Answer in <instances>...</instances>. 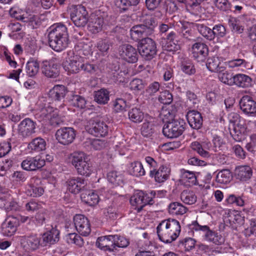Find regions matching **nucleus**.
<instances>
[{
  "instance_id": "1",
  "label": "nucleus",
  "mask_w": 256,
  "mask_h": 256,
  "mask_svg": "<svg viewBox=\"0 0 256 256\" xmlns=\"http://www.w3.org/2000/svg\"><path fill=\"white\" fill-rule=\"evenodd\" d=\"M48 38L49 46L52 50L57 52L64 50L69 42L67 28L60 23L53 24L49 28Z\"/></svg>"
},
{
  "instance_id": "2",
  "label": "nucleus",
  "mask_w": 256,
  "mask_h": 256,
  "mask_svg": "<svg viewBox=\"0 0 256 256\" xmlns=\"http://www.w3.org/2000/svg\"><path fill=\"white\" fill-rule=\"evenodd\" d=\"M181 228L178 221L168 219L162 221L156 228L160 240L165 243H170L179 236Z\"/></svg>"
},
{
  "instance_id": "3",
  "label": "nucleus",
  "mask_w": 256,
  "mask_h": 256,
  "mask_svg": "<svg viewBox=\"0 0 256 256\" xmlns=\"http://www.w3.org/2000/svg\"><path fill=\"white\" fill-rule=\"evenodd\" d=\"M212 142L213 144L212 147L210 142L208 141H204L202 143L194 142L191 144L190 146L192 150L196 152L201 156L209 158L210 154L208 150L212 149L214 152H218L222 150L224 144L223 139L216 134L213 136Z\"/></svg>"
},
{
  "instance_id": "4",
  "label": "nucleus",
  "mask_w": 256,
  "mask_h": 256,
  "mask_svg": "<svg viewBox=\"0 0 256 256\" xmlns=\"http://www.w3.org/2000/svg\"><path fill=\"white\" fill-rule=\"evenodd\" d=\"M191 228L194 230L196 234L202 235L203 240L220 246L224 242V238L216 231L210 230L208 226H201L196 221L192 222Z\"/></svg>"
},
{
  "instance_id": "5",
  "label": "nucleus",
  "mask_w": 256,
  "mask_h": 256,
  "mask_svg": "<svg viewBox=\"0 0 256 256\" xmlns=\"http://www.w3.org/2000/svg\"><path fill=\"white\" fill-rule=\"evenodd\" d=\"M71 163L80 175L89 176L92 168L86 154L82 152H74L70 157Z\"/></svg>"
},
{
  "instance_id": "6",
  "label": "nucleus",
  "mask_w": 256,
  "mask_h": 256,
  "mask_svg": "<svg viewBox=\"0 0 256 256\" xmlns=\"http://www.w3.org/2000/svg\"><path fill=\"white\" fill-rule=\"evenodd\" d=\"M116 22L114 16H108L106 12H98L91 16L88 28L92 33L96 34L102 30L104 23L107 24H114Z\"/></svg>"
},
{
  "instance_id": "7",
  "label": "nucleus",
  "mask_w": 256,
  "mask_h": 256,
  "mask_svg": "<svg viewBox=\"0 0 256 256\" xmlns=\"http://www.w3.org/2000/svg\"><path fill=\"white\" fill-rule=\"evenodd\" d=\"M185 124L182 119H174L164 125L162 132L168 138H177L184 132Z\"/></svg>"
},
{
  "instance_id": "8",
  "label": "nucleus",
  "mask_w": 256,
  "mask_h": 256,
  "mask_svg": "<svg viewBox=\"0 0 256 256\" xmlns=\"http://www.w3.org/2000/svg\"><path fill=\"white\" fill-rule=\"evenodd\" d=\"M139 53L146 60H150L156 54L155 42L149 38H142L138 43Z\"/></svg>"
},
{
  "instance_id": "9",
  "label": "nucleus",
  "mask_w": 256,
  "mask_h": 256,
  "mask_svg": "<svg viewBox=\"0 0 256 256\" xmlns=\"http://www.w3.org/2000/svg\"><path fill=\"white\" fill-rule=\"evenodd\" d=\"M130 203L132 206H136L135 209L138 212H140L145 206L152 205L154 203V201L149 194L138 190L131 196Z\"/></svg>"
},
{
  "instance_id": "10",
  "label": "nucleus",
  "mask_w": 256,
  "mask_h": 256,
  "mask_svg": "<svg viewBox=\"0 0 256 256\" xmlns=\"http://www.w3.org/2000/svg\"><path fill=\"white\" fill-rule=\"evenodd\" d=\"M86 130L98 137L106 136L108 133V126L106 124L98 118L90 120L86 125Z\"/></svg>"
},
{
  "instance_id": "11",
  "label": "nucleus",
  "mask_w": 256,
  "mask_h": 256,
  "mask_svg": "<svg viewBox=\"0 0 256 256\" xmlns=\"http://www.w3.org/2000/svg\"><path fill=\"white\" fill-rule=\"evenodd\" d=\"M84 58L79 54H73L67 58L64 63V68L70 74L79 73L82 69Z\"/></svg>"
},
{
  "instance_id": "12",
  "label": "nucleus",
  "mask_w": 256,
  "mask_h": 256,
  "mask_svg": "<svg viewBox=\"0 0 256 256\" xmlns=\"http://www.w3.org/2000/svg\"><path fill=\"white\" fill-rule=\"evenodd\" d=\"M70 18L74 24L78 27L85 26L88 20V14L86 8L81 4L73 8Z\"/></svg>"
},
{
  "instance_id": "13",
  "label": "nucleus",
  "mask_w": 256,
  "mask_h": 256,
  "mask_svg": "<svg viewBox=\"0 0 256 256\" xmlns=\"http://www.w3.org/2000/svg\"><path fill=\"white\" fill-rule=\"evenodd\" d=\"M55 136L56 140L60 144L68 146L75 140L76 131L71 127H64L58 130Z\"/></svg>"
},
{
  "instance_id": "14",
  "label": "nucleus",
  "mask_w": 256,
  "mask_h": 256,
  "mask_svg": "<svg viewBox=\"0 0 256 256\" xmlns=\"http://www.w3.org/2000/svg\"><path fill=\"white\" fill-rule=\"evenodd\" d=\"M74 226L78 232L84 236H88L91 232V226L88 219L83 214H76L74 217Z\"/></svg>"
},
{
  "instance_id": "15",
  "label": "nucleus",
  "mask_w": 256,
  "mask_h": 256,
  "mask_svg": "<svg viewBox=\"0 0 256 256\" xmlns=\"http://www.w3.org/2000/svg\"><path fill=\"white\" fill-rule=\"evenodd\" d=\"M41 238L38 234H31L20 238V244L22 247L28 252H33L41 246Z\"/></svg>"
},
{
  "instance_id": "16",
  "label": "nucleus",
  "mask_w": 256,
  "mask_h": 256,
  "mask_svg": "<svg viewBox=\"0 0 256 256\" xmlns=\"http://www.w3.org/2000/svg\"><path fill=\"white\" fill-rule=\"evenodd\" d=\"M45 164V160L41 156H37L34 157H27L22 162L21 166L24 170L34 171L41 168Z\"/></svg>"
},
{
  "instance_id": "17",
  "label": "nucleus",
  "mask_w": 256,
  "mask_h": 256,
  "mask_svg": "<svg viewBox=\"0 0 256 256\" xmlns=\"http://www.w3.org/2000/svg\"><path fill=\"white\" fill-rule=\"evenodd\" d=\"M119 54L121 58L130 63L138 61V54L136 48L130 44H123L119 48Z\"/></svg>"
},
{
  "instance_id": "18",
  "label": "nucleus",
  "mask_w": 256,
  "mask_h": 256,
  "mask_svg": "<svg viewBox=\"0 0 256 256\" xmlns=\"http://www.w3.org/2000/svg\"><path fill=\"white\" fill-rule=\"evenodd\" d=\"M66 183L67 190L74 194H77L84 190L87 184L86 180L79 176L70 178Z\"/></svg>"
},
{
  "instance_id": "19",
  "label": "nucleus",
  "mask_w": 256,
  "mask_h": 256,
  "mask_svg": "<svg viewBox=\"0 0 256 256\" xmlns=\"http://www.w3.org/2000/svg\"><path fill=\"white\" fill-rule=\"evenodd\" d=\"M36 124L29 118L23 120L18 124V134L24 138H28L35 133Z\"/></svg>"
},
{
  "instance_id": "20",
  "label": "nucleus",
  "mask_w": 256,
  "mask_h": 256,
  "mask_svg": "<svg viewBox=\"0 0 256 256\" xmlns=\"http://www.w3.org/2000/svg\"><path fill=\"white\" fill-rule=\"evenodd\" d=\"M192 56L198 62H204L208 54V46L202 42H196L192 48Z\"/></svg>"
},
{
  "instance_id": "21",
  "label": "nucleus",
  "mask_w": 256,
  "mask_h": 256,
  "mask_svg": "<svg viewBox=\"0 0 256 256\" xmlns=\"http://www.w3.org/2000/svg\"><path fill=\"white\" fill-rule=\"evenodd\" d=\"M40 240L41 246H50L58 242L60 240V231L56 228H52L51 230L44 232Z\"/></svg>"
},
{
  "instance_id": "22",
  "label": "nucleus",
  "mask_w": 256,
  "mask_h": 256,
  "mask_svg": "<svg viewBox=\"0 0 256 256\" xmlns=\"http://www.w3.org/2000/svg\"><path fill=\"white\" fill-rule=\"evenodd\" d=\"M240 105L242 110L246 114L254 116L256 114V102L249 96L241 98Z\"/></svg>"
},
{
  "instance_id": "23",
  "label": "nucleus",
  "mask_w": 256,
  "mask_h": 256,
  "mask_svg": "<svg viewBox=\"0 0 256 256\" xmlns=\"http://www.w3.org/2000/svg\"><path fill=\"white\" fill-rule=\"evenodd\" d=\"M19 224V219L15 217L10 218L2 224V232L5 236H10L15 233Z\"/></svg>"
},
{
  "instance_id": "24",
  "label": "nucleus",
  "mask_w": 256,
  "mask_h": 256,
  "mask_svg": "<svg viewBox=\"0 0 256 256\" xmlns=\"http://www.w3.org/2000/svg\"><path fill=\"white\" fill-rule=\"evenodd\" d=\"M130 32L132 38L135 41H138L144 36L151 34L152 29L142 24L136 25L131 28Z\"/></svg>"
},
{
  "instance_id": "25",
  "label": "nucleus",
  "mask_w": 256,
  "mask_h": 256,
  "mask_svg": "<svg viewBox=\"0 0 256 256\" xmlns=\"http://www.w3.org/2000/svg\"><path fill=\"white\" fill-rule=\"evenodd\" d=\"M42 70L43 74L48 78H54L60 75L58 65L52 62H43Z\"/></svg>"
},
{
  "instance_id": "26",
  "label": "nucleus",
  "mask_w": 256,
  "mask_h": 256,
  "mask_svg": "<svg viewBox=\"0 0 256 256\" xmlns=\"http://www.w3.org/2000/svg\"><path fill=\"white\" fill-rule=\"evenodd\" d=\"M96 245L104 250L112 251L114 246V236L109 235L101 236L98 238Z\"/></svg>"
},
{
  "instance_id": "27",
  "label": "nucleus",
  "mask_w": 256,
  "mask_h": 256,
  "mask_svg": "<svg viewBox=\"0 0 256 256\" xmlns=\"http://www.w3.org/2000/svg\"><path fill=\"white\" fill-rule=\"evenodd\" d=\"M178 36L175 32L172 31L168 34L166 38V42L164 46L165 50L175 52L180 49L178 44Z\"/></svg>"
},
{
  "instance_id": "28",
  "label": "nucleus",
  "mask_w": 256,
  "mask_h": 256,
  "mask_svg": "<svg viewBox=\"0 0 256 256\" xmlns=\"http://www.w3.org/2000/svg\"><path fill=\"white\" fill-rule=\"evenodd\" d=\"M206 66L208 70L212 72L221 73L226 70L224 63L217 56L208 58Z\"/></svg>"
},
{
  "instance_id": "29",
  "label": "nucleus",
  "mask_w": 256,
  "mask_h": 256,
  "mask_svg": "<svg viewBox=\"0 0 256 256\" xmlns=\"http://www.w3.org/2000/svg\"><path fill=\"white\" fill-rule=\"evenodd\" d=\"M168 172L169 170L166 166L161 165L158 168L150 170V176L154 178L156 182L160 183L168 178Z\"/></svg>"
},
{
  "instance_id": "30",
  "label": "nucleus",
  "mask_w": 256,
  "mask_h": 256,
  "mask_svg": "<svg viewBox=\"0 0 256 256\" xmlns=\"http://www.w3.org/2000/svg\"><path fill=\"white\" fill-rule=\"evenodd\" d=\"M190 126L194 129L198 130L202 127V118L201 114L196 110H190L186 114Z\"/></svg>"
},
{
  "instance_id": "31",
  "label": "nucleus",
  "mask_w": 256,
  "mask_h": 256,
  "mask_svg": "<svg viewBox=\"0 0 256 256\" xmlns=\"http://www.w3.org/2000/svg\"><path fill=\"white\" fill-rule=\"evenodd\" d=\"M233 84L238 87L246 88L252 86V79L249 76L238 74L233 76Z\"/></svg>"
},
{
  "instance_id": "32",
  "label": "nucleus",
  "mask_w": 256,
  "mask_h": 256,
  "mask_svg": "<svg viewBox=\"0 0 256 256\" xmlns=\"http://www.w3.org/2000/svg\"><path fill=\"white\" fill-rule=\"evenodd\" d=\"M235 174L237 179L246 181L252 176V170L248 166H240L236 168Z\"/></svg>"
},
{
  "instance_id": "33",
  "label": "nucleus",
  "mask_w": 256,
  "mask_h": 256,
  "mask_svg": "<svg viewBox=\"0 0 256 256\" xmlns=\"http://www.w3.org/2000/svg\"><path fill=\"white\" fill-rule=\"evenodd\" d=\"M66 92V88L64 86L58 84L50 90L48 95L53 100L60 101L64 99Z\"/></svg>"
},
{
  "instance_id": "34",
  "label": "nucleus",
  "mask_w": 256,
  "mask_h": 256,
  "mask_svg": "<svg viewBox=\"0 0 256 256\" xmlns=\"http://www.w3.org/2000/svg\"><path fill=\"white\" fill-rule=\"evenodd\" d=\"M28 148L31 152H39L46 150V142L41 138L33 139L28 144Z\"/></svg>"
},
{
  "instance_id": "35",
  "label": "nucleus",
  "mask_w": 256,
  "mask_h": 256,
  "mask_svg": "<svg viewBox=\"0 0 256 256\" xmlns=\"http://www.w3.org/2000/svg\"><path fill=\"white\" fill-rule=\"evenodd\" d=\"M182 180L188 186H192L198 184L196 173L194 172L182 169L181 170Z\"/></svg>"
},
{
  "instance_id": "36",
  "label": "nucleus",
  "mask_w": 256,
  "mask_h": 256,
  "mask_svg": "<svg viewBox=\"0 0 256 256\" xmlns=\"http://www.w3.org/2000/svg\"><path fill=\"white\" fill-rule=\"evenodd\" d=\"M40 180L36 178L31 179L28 188L27 190L26 193L28 196L32 197H39L42 196L44 193V189L42 187L34 186V183H38Z\"/></svg>"
},
{
  "instance_id": "37",
  "label": "nucleus",
  "mask_w": 256,
  "mask_h": 256,
  "mask_svg": "<svg viewBox=\"0 0 256 256\" xmlns=\"http://www.w3.org/2000/svg\"><path fill=\"white\" fill-rule=\"evenodd\" d=\"M55 108L50 106L49 104H45L38 112L36 114V118L40 122H47L50 118L52 114V112H54Z\"/></svg>"
},
{
  "instance_id": "38",
  "label": "nucleus",
  "mask_w": 256,
  "mask_h": 256,
  "mask_svg": "<svg viewBox=\"0 0 256 256\" xmlns=\"http://www.w3.org/2000/svg\"><path fill=\"white\" fill-rule=\"evenodd\" d=\"M188 210L186 207L178 202H172L168 207L169 214L173 216L183 215L187 212Z\"/></svg>"
},
{
  "instance_id": "39",
  "label": "nucleus",
  "mask_w": 256,
  "mask_h": 256,
  "mask_svg": "<svg viewBox=\"0 0 256 256\" xmlns=\"http://www.w3.org/2000/svg\"><path fill=\"white\" fill-rule=\"evenodd\" d=\"M92 44L90 42L80 41L77 43L75 49L79 52V54L88 56L92 53Z\"/></svg>"
},
{
  "instance_id": "40",
  "label": "nucleus",
  "mask_w": 256,
  "mask_h": 256,
  "mask_svg": "<svg viewBox=\"0 0 256 256\" xmlns=\"http://www.w3.org/2000/svg\"><path fill=\"white\" fill-rule=\"evenodd\" d=\"M130 174L136 176H140L145 175L146 171L142 162L139 161L132 162L128 167Z\"/></svg>"
},
{
  "instance_id": "41",
  "label": "nucleus",
  "mask_w": 256,
  "mask_h": 256,
  "mask_svg": "<svg viewBox=\"0 0 256 256\" xmlns=\"http://www.w3.org/2000/svg\"><path fill=\"white\" fill-rule=\"evenodd\" d=\"M81 198L84 202L90 206H94L99 202L98 194L92 190L82 194Z\"/></svg>"
},
{
  "instance_id": "42",
  "label": "nucleus",
  "mask_w": 256,
  "mask_h": 256,
  "mask_svg": "<svg viewBox=\"0 0 256 256\" xmlns=\"http://www.w3.org/2000/svg\"><path fill=\"white\" fill-rule=\"evenodd\" d=\"M246 128L242 125H236L230 130V134L233 139L236 142H241L245 138Z\"/></svg>"
},
{
  "instance_id": "43",
  "label": "nucleus",
  "mask_w": 256,
  "mask_h": 256,
  "mask_svg": "<svg viewBox=\"0 0 256 256\" xmlns=\"http://www.w3.org/2000/svg\"><path fill=\"white\" fill-rule=\"evenodd\" d=\"M128 116L132 122L140 123L144 118V113L140 108H134L129 110Z\"/></svg>"
},
{
  "instance_id": "44",
  "label": "nucleus",
  "mask_w": 256,
  "mask_h": 256,
  "mask_svg": "<svg viewBox=\"0 0 256 256\" xmlns=\"http://www.w3.org/2000/svg\"><path fill=\"white\" fill-rule=\"evenodd\" d=\"M232 179V174L229 170L224 169L220 171L216 177V182L220 184H227Z\"/></svg>"
},
{
  "instance_id": "45",
  "label": "nucleus",
  "mask_w": 256,
  "mask_h": 256,
  "mask_svg": "<svg viewBox=\"0 0 256 256\" xmlns=\"http://www.w3.org/2000/svg\"><path fill=\"white\" fill-rule=\"evenodd\" d=\"M110 100L109 92L104 88L96 92L94 100L99 104H105Z\"/></svg>"
},
{
  "instance_id": "46",
  "label": "nucleus",
  "mask_w": 256,
  "mask_h": 256,
  "mask_svg": "<svg viewBox=\"0 0 256 256\" xmlns=\"http://www.w3.org/2000/svg\"><path fill=\"white\" fill-rule=\"evenodd\" d=\"M108 180L115 186H121L123 182V176L116 171L110 172L107 174Z\"/></svg>"
},
{
  "instance_id": "47",
  "label": "nucleus",
  "mask_w": 256,
  "mask_h": 256,
  "mask_svg": "<svg viewBox=\"0 0 256 256\" xmlns=\"http://www.w3.org/2000/svg\"><path fill=\"white\" fill-rule=\"evenodd\" d=\"M181 200L186 204H192L197 200V196L193 191L184 190L180 194Z\"/></svg>"
},
{
  "instance_id": "48",
  "label": "nucleus",
  "mask_w": 256,
  "mask_h": 256,
  "mask_svg": "<svg viewBox=\"0 0 256 256\" xmlns=\"http://www.w3.org/2000/svg\"><path fill=\"white\" fill-rule=\"evenodd\" d=\"M39 70V63L36 60H30L26 64V72L29 76H36Z\"/></svg>"
},
{
  "instance_id": "49",
  "label": "nucleus",
  "mask_w": 256,
  "mask_h": 256,
  "mask_svg": "<svg viewBox=\"0 0 256 256\" xmlns=\"http://www.w3.org/2000/svg\"><path fill=\"white\" fill-rule=\"evenodd\" d=\"M66 241L70 244H75L79 247H82L84 244L83 238L76 233L69 234L66 236Z\"/></svg>"
},
{
  "instance_id": "50",
  "label": "nucleus",
  "mask_w": 256,
  "mask_h": 256,
  "mask_svg": "<svg viewBox=\"0 0 256 256\" xmlns=\"http://www.w3.org/2000/svg\"><path fill=\"white\" fill-rule=\"evenodd\" d=\"M146 86V82L140 78H134L130 83V89L136 92H140L143 90Z\"/></svg>"
},
{
  "instance_id": "51",
  "label": "nucleus",
  "mask_w": 256,
  "mask_h": 256,
  "mask_svg": "<svg viewBox=\"0 0 256 256\" xmlns=\"http://www.w3.org/2000/svg\"><path fill=\"white\" fill-rule=\"evenodd\" d=\"M248 62L244 59L236 58L226 62V66L230 68L238 69L240 68H246Z\"/></svg>"
},
{
  "instance_id": "52",
  "label": "nucleus",
  "mask_w": 256,
  "mask_h": 256,
  "mask_svg": "<svg viewBox=\"0 0 256 256\" xmlns=\"http://www.w3.org/2000/svg\"><path fill=\"white\" fill-rule=\"evenodd\" d=\"M64 122V118L59 115L58 110L55 108L47 122L53 126H56Z\"/></svg>"
},
{
  "instance_id": "53",
  "label": "nucleus",
  "mask_w": 256,
  "mask_h": 256,
  "mask_svg": "<svg viewBox=\"0 0 256 256\" xmlns=\"http://www.w3.org/2000/svg\"><path fill=\"white\" fill-rule=\"evenodd\" d=\"M228 24L232 30L238 34H242L244 31V26L240 24L239 20L235 18H230L229 19Z\"/></svg>"
},
{
  "instance_id": "54",
  "label": "nucleus",
  "mask_w": 256,
  "mask_h": 256,
  "mask_svg": "<svg viewBox=\"0 0 256 256\" xmlns=\"http://www.w3.org/2000/svg\"><path fill=\"white\" fill-rule=\"evenodd\" d=\"M160 116L164 122H166V124L168 122L172 120L174 116L172 110L170 108H163L161 112Z\"/></svg>"
},
{
  "instance_id": "55",
  "label": "nucleus",
  "mask_w": 256,
  "mask_h": 256,
  "mask_svg": "<svg viewBox=\"0 0 256 256\" xmlns=\"http://www.w3.org/2000/svg\"><path fill=\"white\" fill-rule=\"evenodd\" d=\"M180 66L182 71L187 74L191 75L196 72L194 66L190 60L182 62Z\"/></svg>"
},
{
  "instance_id": "56",
  "label": "nucleus",
  "mask_w": 256,
  "mask_h": 256,
  "mask_svg": "<svg viewBox=\"0 0 256 256\" xmlns=\"http://www.w3.org/2000/svg\"><path fill=\"white\" fill-rule=\"evenodd\" d=\"M200 3L198 0H188L186 4L187 10L193 13L200 12Z\"/></svg>"
},
{
  "instance_id": "57",
  "label": "nucleus",
  "mask_w": 256,
  "mask_h": 256,
  "mask_svg": "<svg viewBox=\"0 0 256 256\" xmlns=\"http://www.w3.org/2000/svg\"><path fill=\"white\" fill-rule=\"evenodd\" d=\"M158 100L164 104H170L172 101V96L168 90H165L160 92Z\"/></svg>"
},
{
  "instance_id": "58",
  "label": "nucleus",
  "mask_w": 256,
  "mask_h": 256,
  "mask_svg": "<svg viewBox=\"0 0 256 256\" xmlns=\"http://www.w3.org/2000/svg\"><path fill=\"white\" fill-rule=\"evenodd\" d=\"M154 132L153 124L150 122L143 123L141 128V133L144 136H150Z\"/></svg>"
},
{
  "instance_id": "59",
  "label": "nucleus",
  "mask_w": 256,
  "mask_h": 256,
  "mask_svg": "<svg viewBox=\"0 0 256 256\" xmlns=\"http://www.w3.org/2000/svg\"><path fill=\"white\" fill-rule=\"evenodd\" d=\"M126 106V101L122 98H116L114 102V109L117 112L125 110Z\"/></svg>"
},
{
  "instance_id": "60",
  "label": "nucleus",
  "mask_w": 256,
  "mask_h": 256,
  "mask_svg": "<svg viewBox=\"0 0 256 256\" xmlns=\"http://www.w3.org/2000/svg\"><path fill=\"white\" fill-rule=\"evenodd\" d=\"M114 4L115 6L118 9L120 12L126 11L130 7L127 0H114Z\"/></svg>"
},
{
  "instance_id": "61",
  "label": "nucleus",
  "mask_w": 256,
  "mask_h": 256,
  "mask_svg": "<svg viewBox=\"0 0 256 256\" xmlns=\"http://www.w3.org/2000/svg\"><path fill=\"white\" fill-rule=\"evenodd\" d=\"M110 44L107 39H102L98 40L96 44V48L102 52H107L110 48Z\"/></svg>"
},
{
  "instance_id": "62",
  "label": "nucleus",
  "mask_w": 256,
  "mask_h": 256,
  "mask_svg": "<svg viewBox=\"0 0 256 256\" xmlns=\"http://www.w3.org/2000/svg\"><path fill=\"white\" fill-rule=\"evenodd\" d=\"M42 207V203L35 200H32L26 204V209L29 212H34Z\"/></svg>"
},
{
  "instance_id": "63",
  "label": "nucleus",
  "mask_w": 256,
  "mask_h": 256,
  "mask_svg": "<svg viewBox=\"0 0 256 256\" xmlns=\"http://www.w3.org/2000/svg\"><path fill=\"white\" fill-rule=\"evenodd\" d=\"M214 38H222L226 34V29L225 27L221 24H218L214 26L213 28Z\"/></svg>"
},
{
  "instance_id": "64",
  "label": "nucleus",
  "mask_w": 256,
  "mask_h": 256,
  "mask_svg": "<svg viewBox=\"0 0 256 256\" xmlns=\"http://www.w3.org/2000/svg\"><path fill=\"white\" fill-rule=\"evenodd\" d=\"M114 236V246L126 248L129 244L128 240L125 238L118 235Z\"/></svg>"
}]
</instances>
